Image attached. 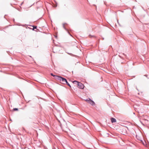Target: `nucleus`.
Wrapping results in <instances>:
<instances>
[{
    "label": "nucleus",
    "mask_w": 149,
    "mask_h": 149,
    "mask_svg": "<svg viewBox=\"0 0 149 149\" xmlns=\"http://www.w3.org/2000/svg\"><path fill=\"white\" fill-rule=\"evenodd\" d=\"M56 79L60 81V82L63 84H65V82L67 81V79L61 76H58Z\"/></svg>",
    "instance_id": "obj_1"
},
{
    "label": "nucleus",
    "mask_w": 149,
    "mask_h": 149,
    "mask_svg": "<svg viewBox=\"0 0 149 149\" xmlns=\"http://www.w3.org/2000/svg\"><path fill=\"white\" fill-rule=\"evenodd\" d=\"M77 85L78 88L81 89H83L84 87V85L80 82Z\"/></svg>",
    "instance_id": "obj_2"
},
{
    "label": "nucleus",
    "mask_w": 149,
    "mask_h": 149,
    "mask_svg": "<svg viewBox=\"0 0 149 149\" xmlns=\"http://www.w3.org/2000/svg\"><path fill=\"white\" fill-rule=\"evenodd\" d=\"M88 99L90 100L88 103L92 106H94L95 104V102L90 98H89Z\"/></svg>",
    "instance_id": "obj_3"
},
{
    "label": "nucleus",
    "mask_w": 149,
    "mask_h": 149,
    "mask_svg": "<svg viewBox=\"0 0 149 149\" xmlns=\"http://www.w3.org/2000/svg\"><path fill=\"white\" fill-rule=\"evenodd\" d=\"M111 120L112 123H115L116 122V119L113 118H111Z\"/></svg>",
    "instance_id": "obj_4"
},
{
    "label": "nucleus",
    "mask_w": 149,
    "mask_h": 149,
    "mask_svg": "<svg viewBox=\"0 0 149 149\" xmlns=\"http://www.w3.org/2000/svg\"><path fill=\"white\" fill-rule=\"evenodd\" d=\"M50 74H51V76H53V77H54V78L55 79H56L57 77H58V75H54L52 73H51Z\"/></svg>",
    "instance_id": "obj_5"
},
{
    "label": "nucleus",
    "mask_w": 149,
    "mask_h": 149,
    "mask_svg": "<svg viewBox=\"0 0 149 149\" xmlns=\"http://www.w3.org/2000/svg\"><path fill=\"white\" fill-rule=\"evenodd\" d=\"M64 84H66L68 86H69L70 87H71V86H70V84L68 83V82L67 81H67H66L65 82V83Z\"/></svg>",
    "instance_id": "obj_6"
},
{
    "label": "nucleus",
    "mask_w": 149,
    "mask_h": 149,
    "mask_svg": "<svg viewBox=\"0 0 149 149\" xmlns=\"http://www.w3.org/2000/svg\"><path fill=\"white\" fill-rule=\"evenodd\" d=\"M79 82L77 81L76 80H75V81H74L73 82V83H74V84H77V85H78V83H79Z\"/></svg>",
    "instance_id": "obj_7"
},
{
    "label": "nucleus",
    "mask_w": 149,
    "mask_h": 149,
    "mask_svg": "<svg viewBox=\"0 0 149 149\" xmlns=\"http://www.w3.org/2000/svg\"><path fill=\"white\" fill-rule=\"evenodd\" d=\"M65 24H66V23H64L63 24V27L65 30L68 31L67 29L65 28Z\"/></svg>",
    "instance_id": "obj_8"
},
{
    "label": "nucleus",
    "mask_w": 149,
    "mask_h": 149,
    "mask_svg": "<svg viewBox=\"0 0 149 149\" xmlns=\"http://www.w3.org/2000/svg\"><path fill=\"white\" fill-rule=\"evenodd\" d=\"M13 111H17L18 110V108H14L13 109Z\"/></svg>",
    "instance_id": "obj_9"
},
{
    "label": "nucleus",
    "mask_w": 149,
    "mask_h": 149,
    "mask_svg": "<svg viewBox=\"0 0 149 149\" xmlns=\"http://www.w3.org/2000/svg\"><path fill=\"white\" fill-rule=\"evenodd\" d=\"M85 100L86 101H87L88 102V103L89 102L90 100L88 99H87Z\"/></svg>",
    "instance_id": "obj_10"
},
{
    "label": "nucleus",
    "mask_w": 149,
    "mask_h": 149,
    "mask_svg": "<svg viewBox=\"0 0 149 149\" xmlns=\"http://www.w3.org/2000/svg\"><path fill=\"white\" fill-rule=\"evenodd\" d=\"M37 28V26H33V30L35 29H36Z\"/></svg>",
    "instance_id": "obj_11"
},
{
    "label": "nucleus",
    "mask_w": 149,
    "mask_h": 149,
    "mask_svg": "<svg viewBox=\"0 0 149 149\" xmlns=\"http://www.w3.org/2000/svg\"><path fill=\"white\" fill-rule=\"evenodd\" d=\"M144 76H146V77H147L148 76V75H144Z\"/></svg>",
    "instance_id": "obj_12"
},
{
    "label": "nucleus",
    "mask_w": 149,
    "mask_h": 149,
    "mask_svg": "<svg viewBox=\"0 0 149 149\" xmlns=\"http://www.w3.org/2000/svg\"><path fill=\"white\" fill-rule=\"evenodd\" d=\"M55 37L56 38H57V36H55Z\"/></svg>",
    "instance_id": "obj_13"
},
{
    "label": "nucleus",
    "mask_w": 149,
    "mask_h": 149,
    "mask_svg": "<svg viewBox=\"0 0 149 149\" xmlns=\"http://www.w3.org/2000/svg\"><path fill=\"white\" fill-rule=\"evenodd\" d=\"M148 79H149V77L148 76L147 77Z\"/></svg>",
    "instance_id": "obj_14"
},
{
    "label": "nucleus",
    "mask_w": 149,
    "mask_h": 149,
    "mask_svg": "<svg viewBox=\"0 0 149 149\" xmlns=\"http://www.w3.org/2000/svg\"><path fill=\"white\" fill-rule=\"evenodd\" d=\"M68 54H70V53H68Z\"/></svg>",
    "instance_id": "obj_15"
},
{
    "label": "nucleus",
    "mask_w": 149,
    "mask_h": 149,
    "mask_svg": "<svg viewBox=\"0 0 149 149\" xmlns=\"http://www.w3.org/2000/svg\"><path fill=\"white\" fill-rule=\"evenodd\" d=\"M30 57H31V58L32 57L31 56H30Z\"/></svg>",
    "instance_id": "obj_16"
},
{
    "label": "nucleus",
    "mask_w": 149,
    "mask_h": 149,
    "mask_svg": "<svg viewBox=\"0 0 149 149\" xmlns=\"http://www.w3.org/2000/svg\"><path fill=\"white\" fill-rule=\"evenodd\" d=\"M119 56L120 57H121L119 55Z\"/></svg>",
    "instance_id": "obj_17"
}]
</instances>
